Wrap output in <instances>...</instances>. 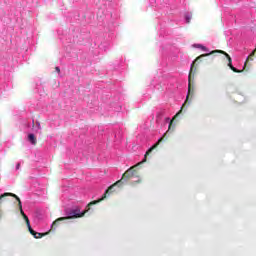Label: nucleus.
<instances>
[{"mask_svg": "<svg viewBox=\"0 0 256 256\" xmlns=\"http://www.w3.org/2000/svg\"><path fill=\"white\" fill-rule=\"evenodd\" d=\"M135 167L137 166H132L131 168H129L122 175V178L120 180L116 181L114 184L108 187V189L105 191V193L100 199L92 201L89 205H97V203H101V201H104L105 199H107V195H109L111 191H113V187H117V186L121 187V185H123L125 181H129V179H133V177L137 175V170H135Z\"/></svg>", "mask_w": 256, "mask_h": 256, "instance_id": "nucleus-1", "label": "nucleus"}, {"mask_svg": "<svg viewBox=\"0 0 256 256\" xmlns=\"http://www.w3.org/2000/svg\"><path fill=\"white\" fill-rule=\"evenodd\" d=\"M89 204L87 205V209L84 210L83 212H81V209L79 207L67 210L66 211L67 217H60V218L56 219L52 223L51 230L53 231V230L57 229V226L59 225V223H61V221H67L68 219H79L81 217H85V213H87V211H89V209H91V207H93V205H89Z\"/></svg>", "mask_w": 256, "mask_h": 256, "instance_id": "nucleus-2", "label": "nucleus"}, {"mask_svg": "<svg viewBox=\"0 0 256 256\" xmlns=\"http://www.w3.org/2000/svg\"><path fill=\"white\" fill-rule=\"evenodd\" d=\"M209 55L211 54H202L192 62L188 76V94L186 96L185 103H189V99H193V95H195V86L193 85V79H195V73H197V67L195 66V63L197 61H201L203 57H209Z\"/></svg>", "mask_w": 256, "mask_h": 256, "instance_id": "nucleus-3", "label": "nucleus"}, {"mask_svg": "<svg viewBox=\"0 0 256 256\" xmlns=\"http://www.w3.org/2000/svg\"><path fill=\"white\" fill-rule=\"evenodd\" d=\"M255 52H256V49L248 56L242 70H239L234 67L233 59H231V56L223 50H213L212 52L209 53V55H214V53H220L221 55H225V57L228 59V67H230L231 71H233L234 73H243V71H249V68H247V63H249V61H253Z\"/></svg>", "mask_w": 256, "mask_h": 256, "instance_id": "nucleus-4", "label": "nucleus"}, {"mask_svg": "<svg viewBox=\"0 0 256 256\" xmlns=\"http://www.w3.org/2000/svg\"><path fill=\"white\" fill-rule=\"evenodd\" d=\"M172 127H173V120L170 121L169 126H168V130H167L166 133H164L163 137L160 138V139L158 140V142H157L156 144H154V145L146 152L142 163H146V162H147V156H148L149 154H151L154 149H157V147H159V143H161V141H163V139H165V137H167V133H169V131H173Z\"/></svg>", "mask_w": 256, "mask_h": 256, "instance_id": "nucleus-5", "label": "nucleus"}, {"mask_svg": "<svg viewBox=\"0 0 256 256\" xmlns=\"http://www.w3.org/2000/svg\"><path fill=\"white\" fill-rule=\"evenodd\" d=\"M18 208L23 219L25 220L27 227H29L31 225V222L29 221V217H27V214L23 211V204L21 203V199L18 201Z\"/></svg>", "mask_w": 256, "mask_h": 256, "instance_id": "nucleus-6", "label": "nucleus"}, {"mask_svg": "<svg viewBox=\"0 0 256 256\" xmlns=\"http://www.w3.org/2000/svg\"><path fill=\"white\" fill-rule=\"evenodd\" d=\"M28 141H30L32 145H37V138L35 137V134H29Z\"/></svg>", "mask_w": 256, "mask_h": 256, "instance_id": "nucleus-7", "label": "nucleus"}, {"mask_svg": "<svg viewBox=\"0 0 256 256\" xmlns=\"http://www.w3.org/2000/svg\"><path fill=\"white\" fill-rule=\"evenodd\" d=\"M193 47H195L196 49H202V51H208L207 47H205L201 44H194Z\"/></svg>", "mask_w": 256, "mask_h": 256, "instance_id": "nucleus-8", "label": "nucleus"}, {"mask_svg": "<svg viewBox=\"0 0 256 256\" xmlns=\"http://www.w3.org/2000/svg\"><path fill=\"white\" fill-rule=\"evenodd\" d=\"M45 235H48V233H39L36 234V239H41L42 237H45Z\"/></svg>", "mask_w": 256, "mask_h": 256, "instance_id": "nucleus-9", "label": "nucleus"}, {"mask_svg": "<svg viewBox=\"0 0 256 256\" xmlns=\"http://www.w3.org/2000/svg\"><path fill=\"white\" fill-rule=\"evenodd\" d=\"M185 20H186V23H191V16L189 14H186Z\"/></svg>", "mask_w": 256, "mask_h": 256, "instance_id": "nucleus-10", "label": "nucleus"}, {"mask_svg": "<svg viewBox=\"0 0 256 256\" xmlns=\"http://www.w3.org/2000/svg\"><path fill=\"white\" fill-rule=\"evenodd\" d=\"M27 227H28L29 233L31 235L35 234V230H33V228H31V224L29 226H27Z\"/></svg>", "mask_w": 256, "mask_h": 256, "instance_id": "nucleus-11", "label": "nucleus"}, {"mask_svg": "<svg viewBox=\"0 0 256 256\" xmlns=\"http://www.w3.org/2000/svg\"><path fill=\"white\" fill-rule=\"evenodd\" d=\"M55 71H56L57 73H61V68L55 67Z\"/></svg>", "mask_w": 256, "mask_h": 256, "instance_id": "nucleus-12", "label": "nucleus"}, {"mask_svg": "<svg viewBox=\"0 0 256 256\" xmlns=\"http://www.w3.org/2000/svg\"><path fill=\"white\" fill-rule=\"evenodd\" d=\"M182 111H183V110L181 109V110L174 116L173 119H175V117H177L178 115H180Z\"/></svg>", "mask_w": 256, "mask_h": 256, "instance_id": "nucleus-13", "label": "nucleus"}, {"mask_svg": "<svg viewBox=\"0 0 256 256\" xmlns=\"http://www.w3.org/2000/svg\"><path fill=\"white\" fill-rule=\"evenodd\" d=\"M33 235V237L36 239V237H37V232H34V234H32Z\"/></svg>", "mask_w": 256, "mask_h": 256, "instance_id": "nucleus-14", "label": "nucleus"}, {"mask_svg": "<svg viewBox=\"0 0 256 256\" xmlns=\"http://www.w3.org/2000/svg\"><path fill=\"white\" fill-rule=\"evenodd\" d=\"M21 167V164H17L16 169H19Z\"/></svg>", "mask_w": 256, "mask_h": 256, "instance_id": "nucleus-15", "label": "nucleus"}, {"mask_svg": "<svg viewBox=\"0 0 256 256\" xmlns=\"http://www.w3.org/2000/svg\"><path fill=\"white\" fill-rule=\"evenodd\" d=\"M185 105H187V103L184 102V104H183V106H182V108H181L182 110H183V107H185Z\"/></svg>", "mask_w": 256, "mask_h": 256, "instance_id": "nucleus-16", "label": "nucleus"}]
</instances>
